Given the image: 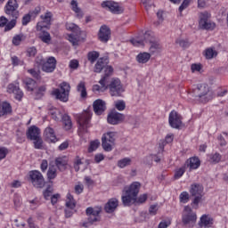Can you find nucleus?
Segmentation results:
<instances>
[{
  "label": "nucleus",
  "mask_w": 228,
  "mask_h": 228,
  "mask_svg": "<svg viewBox=\"0 0 228 228\" xmlns=\"http://www.w3.org/2000/svg\"><path fill=\"white\" fill-rule=\"evenodd\" d=\"M109 90V94L111 97H122L124 94V86L118 78H112L109 83H104L103 85H94L93 92L94 94L104 93Z\"/></svg>",
  "instance_id": "1"
},
{
  "label": "nucleus",
  "mask_w": 228,
  "mask_h": 228,
  "mask_svg": "<svg viewBox=\"0 0 228 228\" xmlns=\"http://www.w3.org/2000/svg\"><path fill=\"white\" fill-rule=\"evenodd\" d=\"M142 183L139 182H134L129 186L125 187L121 196L123 206L129 208L138 203V193H140Z\"/></svg>",
  "instance_id": "2"
},
{
  "label": "nucleus",
  "mask_w": 228,
  "mask_h": 228,
  "mask_svg": "<svg viewBox=\"0 0 228 228\" xmlns=\"http://www.w3.org/2000/svg\"><path fill=\"white\" fill-rule=\"evenodd\" d=\"M70 84L68 82H61L59 85V88H55L52 92V95L55 97L61 102H69V97L70 95Z\"/></svg>",
  "instance_id": "3"
},
{
  "label": "nucleus",
  "mask_w": 228,
  "mask_h": 228,
  "mask_svg": "<svg viewBox=\"0 0 228 228\" xmlns=\"http://www.w3.org/2000/svg\"><path fill=\"white\" fill-rule=\"evenodd\" d=\"M190 193L191 197H194L191 202V206L194 209H199V204L202 202V197H204V187L200 183H193L191 185Z\"/></svg>",
  "instance_id": "4"
},
{
  "label": "nucleus",
  "mask_w": 228,
  "mask_h": 228,
  "mask_svg": "<svg viewBox=\"0 0 228 228\" xmlns=\"http://www.w3.org/2000/svg\"><path fill=\"white\" fill-rule=\"evenodd\" d=\"M117 140L116 132H107L102 134V147L105 152H111L113 147H115V142Z\"/></svg>",
  "instance_id": "5"
},
{
  "label": "nucleus",
  "mask_w": 228,
  "mask_h": 228,
  "mask_svg": "<svg viewBox=\"0 0 228 228\" xmlns=\"http://www.w3.org/2000/svg\"><path fill=\"white\" fill-rule=\"evenodd\" d=\"M28 181L34 188L42 190L45 186V178L38 170H31L28 172Z\"/></svg>",
  "instance_id": "6"
},
{
  "label": "nucleus",
  "mask_w": 228,
  "mask_h": 228,
  "mask_svg": "<svg viewBox=\"0 0 228 228\" xmlns=\"http://www.w3.org/2000/svg\"><path fill=\"white\" fill-rule=\"evenodd\" d=\"M4 10L9 19H19L20 15L19 12V2L17 0H8Z\"/></svg>",
  "instance_id": "7"
},
{
  "label": "nucleus",
  "mask_w": 228,
  "mask_h": 228,
  "mask_svg": "<svg viewBox=\"0 0 228 228\" xmlns=\"http://www.w3.org/2000/svg\"><path fill=\"white\" fill-rule=\"evenodd\" d=\"M199 26L200 29H206L207 31H213L216 28V24L211 21V14L208 12H200L199 15Z\"/></svg>",
  "instance_id": "8"
},
{
  "label": "nucleus",
  "mask_w": 228,
  "mask_h": 228,
  "mask_svg": "<svg viewBox=\"0 0 228 228\" xmlns=\"http://www.w3.org/2000/svg\"><path fill=\"white\" fill-rule=\"evenodd\" d=\"M92 118V116L88 112H85L84 114H80L77 117V124L79 125L78 127V134L81 136V134L87 133L88 127H90V120Z\"/></svg>",
  "instance_id": "9"
},
{
  "label": "nucleus",
  "mask_w": 228,
  "mask_h": 228,
  "mask_svg": "<svg viewBox=\"0 0 228 228\" xmlns=\"http://www.w3.org/2000/svg\"><path fill=\"white\" fill-rule=\"evenodd\" d=\"M45 28H47V29H49L48 26L44 25L43 22H38L37 24V31H38V38L41 39V41H43L44 44H51V41L53 40V38L51 37V34L47 31H45Z\"/></svg>",
  "instance_id": "10"
},
{
  "label": "nucleus",
  "mask_w": 228,
  "mask_h": 228,
  "mask_svg": "<svg viewBox=\"0 0 228 228\" xmlns=\"http://www.w3.org/2000/svg\"><path fill=\"white\" fill-rule=\"evenodd\" d=\"M101 208H94L92 207H88L86 209V215L90 224H95V222H101Z\"/></svg>",
  "instance_id": "11"
},
{
  "label": "nucleus",
  "mask_w": 228,
  "mask_h": 228,
  "mask_svg": "<svg viewBox=\"0 0 228 228\" xmlns=\"http://www.w3.org/2000/svg\"><path fill=\"white\" fill-rule=\"evenodd\" d=\"M126 120V116L118 111H110L107 117L108 124L111 126H118V124H122Z\"/></svg>",
  "instance_id": "12"
},
{
  "label": "nucleus",
  "mask_w": 228,
  "mask_h": 228,
  "mask_svg": "<svg viewBox=\"0 0 228 228\" xmlns=\"http://www.w3.org/2000/svg\"><path fill=\"white\" fill-rule=\"evenodd\" d=\"M111 39V28L107 25H102L98 31V40L102 42V44H108Z\"/></svg>",
  "instance_id": "13"
},
{
  "label": "nucleus",
  "mask_w": 228,
  "mask_h": 228,
  "mask_svg": "<svg viewBox=\"0 0 228 228\" xmlns=\"http://www.w3.org/2000/svg\"><path fill=\"white\" fill-rule=\"evenodd\" d=\"M169 126L174 129H180L183 126V117L175 110H172L169 114Z\"/></svg>",
  "instance_id": "14"
},
{
  "label": "nucleus",
  "mask_w": 228,
  "mask_h": 228,
  "mask_svg": "<svg viewBox=\"0 0 228 228\" xmlns=\"http://www.w3.org/2000/svg\"><path fill=\"white\" fill-rule=\"evenodd\" d=\"M102 8H104L105 10L111 12V13L118 14L122 12V9L120 8V5H118V3H116L114 1L102 2Z\"/></svg>",
  "instance_id": "15"
},
{
  "label": "nucleus",
  "mask_w": 228,
  "mask_h": 228,
  "mask_svg": "<svg viewBox=\"0 0 228 228\" xmlns=\"http://www.w3.org/2000/svg\"><path fill=\"white\" fill-rule=\"evenodd\" d=\"M56 58L54 57H48L43 64L41 68L43 72H46L47 74H51L53 70H56Z\"/></svg>",
  "instance_id": "16"
},
{
  "label": "nucleus",
  "mask_w": 228,
  "mask_h": 228,
  "mask_svg": "<svg viewBox=\"0 0 228 228\" xmlns=\"http://www.w3.org/2000/svg\"><path fill=\"white\" fill-rule=\"evenodd\" d=\"M182 222L187 227H195V224H197V213L183 214Z\"/></svg>",
  "instance_id": "17"
},
{
  "label": "nucleus",
  "mask_w": 228,
  "mask_h": 228,
  "mask_svg": "<svg viewBox=\"0 0 228 228\" xmlns=\"http://www.w3.org/2000/svg\"><path fill=\"white\" fill-rule=\"evenodd\" d=\"M215 224V219L211 217L209 215H203L200 218V221L198 223V225L200 228H210L213 227V224Z\"/></svg>",
  "instance_id": "18"
},
{
  "label": "nucleus",
  "mask_w": 228,
  "mask_h": 228,
  "mask_svg": "<svg viewBox=\"0 0 228 228\" xmlns=\"http://www.w3.org/2000/svg\"><path fill=\"white\" fill-rule=\"evenodd\" d=\"M7 92L9 94H14L16 101H22V97H24V92L20 90V87H19V86L14 84L8 85Z\"/></svg>",
  "instance_id": "19"
},
{
  "label": "nucleus",
  "mask_w": 228,
  "mask_h": 228,
  "mask_svg": "<svg viewBox=\"0 0 228 228\" xmlns=\"http://www.w3.org/2000/svg\"><path fill=\"white\" fill-rule=\"evenodd\" d=\"M44 136L45 142L48 143H56L58 142V137H56V134L54 133V129L48 126L44 131Z\"/></svg>",
  "instance_id": "20"
},
{
  "label": "nucleus",
  "mask_w": 228,
  "mask_h": 228,
  "mask_svg": "<svg viewBox=\"0 0 228 228\" xmlns=\"http://www.w3.org/2000/svg\"><path fill=\"white\" fill-rule=\"evenodd\" d=\"M93 108L95 115H102L106 111V102L101 99L95 100L93 103Z\"/></svg>",
  "instance_id": "21"
},
{
  "label": "nucleus",
  "mask_w": 228,
  "mask_h": 228,
  "mask_svg": "<svg viewBox=\"0 0 228 228\" xmlns=\"http://www.w3.org/2000/svg\"><path fill=\"white\" fill-rule=\"evenodd\" d=\"M108 63H110V60H108V58L101 57L100 59H98L94 65V72L96 74H101V72H102V70L106 69Z\"/></svg>",
  "instance_id": "22"
},
{
  "label": "nucleus",
  "mask_w": 228,
  "mask_h": 228,
  "mask_svg": "<svg viewBox=\"0 0 228 228\" xmlns=\"http://www.w3.org/2000/svg\"><path fill=\"white\" fill-rule=\"evenodd\" d=\"M208 87L206 86L200 85L197 87L192 89V97H195L197 99H200L204 97V95H208Z\"/></svg>",
  "instance_id": "23"
},
{
  "label": "nucleus",
  "mask_w": 228,
  "mask_h": 228,
  "mask_svg": "<svg viewBox=\"0 0 228 228\" xmlns=\"http://www.w3.org/2000/svg\"><path fill=\"white\" fill-rule=\"evenodd\" d=\"M117 208H118V200L112 198L104 206L105 213H115Z\"/></svg>",
  "instance_id": "24"
},
{
  "label": "nucleus",
  "mask_w": 228,
  "mask_h": 228,
  "mask_svg": "<svg viewBox=\"0 0 228 228\" xmlns=\"http://www.w3.org/2000/svg\"><path fill=\"white\" fill-rule=\"evenodd\" d=\"M28 140H37L40 137V128L37 126H31L26 133Z\"/></svg>",
  "instance_id": "25"
},
{
  "label": "nucleus",
  "mask_w": 228,
  "mask_h": 228,
  "mask_svg": "<svg viewBox=\"0 0 228 228\" xmlns=\"http://www.w3.org/2000/svg\"><path fill=\"white\" fill-rule=\"evenodd\" d=\"M23 86L27 92H35V88H37V84L33 78L27 77L23 79Z\"/></svg>",
  "instance_id": "26"
},
{
  "label": "nucleus",
  "mask_w": 228,
  "mask_h": 228,
  "mask_svg": "<svg viewBox=\"0 0 228 228\" xmlns=\"http://www.w3.org/2000/svg\"><path fill=\"white\" fill-rule=\"evenodd\" d=\"M111 74H113V67L111 66L105 67L104 75L100 79L99 84L104 85V83H110V77H111Z\"/></svg>",
  "instance_id": "27"
},
{
  "label": "nucleus",
  "mask_w": 228,
  "mask_h": 228,
  "mask_svg": "<svg viewBox=\"0 0 228 228\" xmlns=\"http://www.w3.org/2000/svg\"><path fill=\"white\" fill-rule=\"evenodd\" d=\"M185 164L189 167L190 170H197L200 167V159L197 157H192L187 159Z\"/></svg>",
  "instance_id": "28"
},
{
  "label": "nucleus",
  "mask_w": 228,
  "mask_h": 228,
  "mask_svg": "<svg viewBox=\"0 0 228 228\" xmlns=\"http://www.w3.org/2000/svg\"><path fill=\"white\" fill-rule=\"evenodd\" d=\"M77 92L80 94L82 99H86L88 97V93L86 92V84L85 81H81L77 86Z\"/></svg>",
  "instance_id": "29"
},
{
  "label": "nucleus",
  "mask_w": 228,
  "mask_h": 228,
  "mask_svg": "<svg viewBox=\"0 0 228 228\" xmlns=\"http://www.w3.org/2000/svg\"><path fill=\"white\" fill-rule=\"evenodd\" d=\"M8 113H12V105L8 102H3L0 110V117H4V115H8Z\"/></svg>",
  "instance_id": "30"
},
{
  "label": "nucleus",
  "mask_w": 228,
  "mask_h": 228,
  "mask_svg": "<svg viewBox=\"0 0 228 228\" xmlns=\"http://www.w3.org/2000/svg\"><path fill=\"white\" fill-rule=\"evenodd\" d=\"M76 204L77 202L74 196L70 194V192H68L66 196V208H69V209H75Z\"/></svg>",
  "instance_id": "31"
},
{
  "label": "nucleus",
  "mask_w": 228,
  "mask_h": 228,
  "mask_svg": "<svg viewBox=\"0 0 228 228\" xmlns=\"http://www.w3.org/2000/svg\"><path fill=\"white\" fill-rule=\"evenodd\" d=\"M99 56H101V53L97 51H91L87 53V61L91 63V65H94L99 60Z\"/></svg>",
  "instance_id": "32"
},
{
  "label": "nucleus",
  "mask_w": 228,
  "mask_h": 228,
  "mask_svg": "<svg viewBox=\"0 0 228 228\" xmlns=\"http://www.w3.org/2000/svg\"><path fill=\"white\" fill-rule=\"evenodd\" d=\"M152 161H155V163H159V161H161V159L158 157V155H152V154L146 157L145 165L148 168H151L152 167Z\"/></svg>",
  "instance_id": "33"
},
{
  "label": "nucleus",
  "mask_w": 228,
  "mask_h": 228,
  "mask_svg": "<svg viewBox=\"0 0 228 228\" xmlns=\"http://www.w3.org/2000/svg\"><path fill=\"white\" fill-rule=\"evenodd\" d=\"M47 179L48 181H53V179H56L58 175V172L55 166H50L47 171Z\"/></svg>",
  "instance_id": "34"
},
{
  "label": "nucleus",
  "mask_w": 228,
  "mask_h": 228,
  "mask_svg": "<svg viewBox=\"0 0 228 228\" xmlns=\"http://www.w3.org/2000/svg\"><path fill=\"white\" fill-rule=\"evenodd\" d=\"M151 46H150V53L151 54H154L156 51L161 49V45L159 44V38L157 37V39H154L153 41H151Z\"/></svg>",
  "instance_id": "35"
},
{
  "label": "nucleus",
  "mask_w": 228,
  "mask_h": 228,
  "mask_svg": "<svg viewBox=\"0 0 228 228\" xmlns=\"http://www.w3.org/2000/svg\"><path fill=\"white\" fill-rule=\"evenodd\" d=\"M45 90H47L45 86H41L39 87H36L32 92H34L36 99H42V96L45 94Z\"/></svg>",
  "instance_id": "36"
},
{
  "label": "nucleus",
  "mask_w": 228,
  "mask_h": 228,
  "mask_svg": "<svg viewBox=\"0 0 228 228\" xmlns=\"http://www.w3.org/2000/svg\"><path fill=\"white\" fill-rule=\"evenodd\" d=\"M71 10H73V12L76 13V15L78 19H82L83 12L81 11L80 8H78L77 1H76V0L71 1Z\"/></svg>",
  "instance_id": "37"
},
{
  "label": "nucleus",
  "mask_w": 228,
  "mask_h": 228,
  "mask_svg": "<svg viewBox=\"0 0 228 228\" xmlns=\"http://www.w3.org/2000/svg\"><path fill=\"white\" fill-rule=\"evenodd\" d=\"M62 122L64 124V129H66V131H70V129H72V119H70V116L65 114L62 117Z\"/></svg>",
  "instance_id": "38"
},
{
  "label": "nucleus",
  "mask_w": 228,
  "mask_h": 228,
  "mask_svg": "<svg viewBox=\"0 0 228 228\" xmlns=\"http://www.w3.org/2000/svg\"><path fill=\"white\" fill-rule=\"evenodd\" d=\"M41 19L43 21H41L44 24H46L47 26H51V20H53V12H46L45 15H41Z\"/></svg>",
  "instance_id": "39"
},
{
  "label": "nucleus",
  "mask_w": 228,
  "mask_h": 228,
  "mask_svg": "<svg viewBox=\"0 0 228 228\" xmlns=\"http://www.w3.org/2000/svg\"><path fill=\"white\" fill-rule=\"evenodd\" d=\"M66 29L68 31H71L72 33H76L77 35H80L81 29L75 23H66Z\"/></svg>",
  "instance_id": "40"
},
{
  "label": "nucleus",
  "mask_w": 228,
  "mask_h": 228,
  "mask_svg": "<svg viewBox=\"0 0 228 228\" xmlns=\"http://www.w3.org/2000/svg\"><path fill=\"white\" fill-rule=\"evenodd\" d=\"M55 165L59 170H65V168H67V160H65L63 158H57L55 159Z\"/></svg>",
  "instance_id": "41"
},
{
  "label": "nucleus",
  "mask_w": 228,
  "mask_h": 228,
  "mask_svg": "<svg viewBox=\"0 0 228 228\" xmlns=\"http://www.w3.org/2000/svg\"><path fill=\"white\" fill-rule=\"evenodd\" d=\"M143 37H144V40L146 42H150V43L158 39V37H156V34H154V31H152V30L145 31Z\"/></svg>",
  "instance_id": "42"
},
{
  "label": "nucleus",
  "mask_w": 228,
  "mask_h": 228,
  "mask_svg": "<svg viewBox=\"0 0 228 228\" xmlns=\"http://www.w3.org/2000/svg\"><path fill=\"white\" fill-rule=\"evenodd\" d=\"M131 163H132V160L130 158H124L118 161V168H126V167H129Z\"/></svg>",
  "instance_id": "43"
},
{
  "label": "nucleus",
  "mask_w": 228,
  "mask_h": 228,
  "mask_svg": "<svg viewBox=\"0 0 228 228\" xmlns=\"http://www.w3.org/2000/svg\"><path fill=\"white\" fill-rule=\"evenodd\" d=\"M79 34L72 33L68 35V40L72 45H77L79 44Z\"/></svg>",
  "instance_id": "44"
},
{
  "label": "nucleus",
  "mask_w": 228,
  "mask_h": 228,
  "mask_svg": "<svg viewBox=\"0 0 228 228\" xmlns=\"http://www.w3.org/2000/svg\"><path fill=\"white\" fill-rule=\"evenodd\" d=\"M99 145H101V142L99 140L91 141L88 147V152H94L99 149Z\"/></svg>",
  "instance_id": "45"
},
{
  "label": "nucleus",
  "mask_w": 228,
  "mask_h": 228,
  "mask_svg": "<svg viewBox=\"0 0 228 228\" xmlns=\"http://www.w3.org/2000/svg\"><path fill=\"white\" fill-rule=\"evenodd\" d=\"M10 22L7 21V24L4 27V31H12L15 26H17V19L19 18H10Z\"/></svg>",
  "instance_id": "46"
},
{
  "label": "nucleus",
  "mask_w": 228,
  "mask_h": 228,
  "mask_svg": "<svg viewBox=\"0 0 228 228\" xmlns=\"http://www.w3.org/2000/svg\"><path fill=\"white\" fill-rule=\"evenodd\" d=\"M216 54V51L213 50L212 48H208L205 50L204 56L207 58V60H213Z\"/></svg>",
  "instance_id": "47"
},
{
  "label": "nucleus",
  "mask_w": 228,
  "mask_h": 228,
  "mask_svg": "<svg viewBox=\"0 0 228 228\" xmlns=\"http://www.w3.org/2000/svg\"><path fill=\"white\" fill-rule=\"evenodd\" d=\"M34 142V148L41 151L44 149V141L42 140V137H37V139H32Z\"/></svg>",
  "instance_id": "48"
},
{
  "label": "nucleus",
  "mask_w": 228,
  "mask_h": 228,
  "mask_svg": "<svg viewBox=\"0 0 228 228\" xmlns=\"http://www.w3.org/2000/svg\"><path fill=\"white\" fill-rule=\"evenodd\" d=\"M28 73L30 74V76H32V77H34V79H41V72L39 69H28Z\"/></svg>",
  "instance_id": "49"
},
{
  "label": "nucleus",
  "mask_w": 228,
  "mask_h": 228,
  "mask_svg": "<svg viewBox=\"0 0 228 228\" xmlns=\"http://www.w3.org/2000/svg\"><path fill=\"white\" fill-rule=\"evenodd\" d=\"M37 47L32 46V47H28L26 51V56H28V58H35V56H37Z\"/></svg>",
  "instance_id": "50"
},
{
  "label": "nucleus",
  "mask_w": 228,
  "mask_h": 228,
  "mask_svg": "<svg viewBox=\"0 0 228 228\" xmlns=\"http://www.w3.org/2000/svg\"><path fill=\"white\" fill-rule=\"evenodd\" d=\"M24 40V35L19 34L12 37V44L13 45H20V42Z\"/></svg>",
  "instance_id": "51"
},
{
  "label": "nucleus",
  "mask_w": 228,
  "mask_h": 228,
  "mask_svg": "<svg viewBox=\"0 0 228 228\" xmlns=\"http://www.w3.org/2000/svg\"><path fill=\"white\" fill-rule=\"evenodd\" d=\"M180 202H182L183 204H186L189 200H190V193H188V191H183L180 196Z\"/></svg>",
  "instance_id": "52"
},
{
  "label": "nucleus",
  "mask_w": 228,
  "mask_h": 228,
  "mask_svg": "<svg viewBox=\"0 0 228 228\" xmlns=\"http://www.w3.org/2000/svg\"><path fill=\"white\" fill-rule=\"evenodd\" d=\"M184 172H186V167H182L179 169H177L175 172V179H181V177H183V175H184Z\"/></svg>",
  "instance_id": "53"
},
{
  "label": "nucleus",
  "mask_w": 228,
  "mask_h": 228,
  "mask_svg": "<svg viewBox=\"0 0 228 228\" xmlns=\"http://www.w3.org/2000/svg\"><path fill=\"white\" fill-rule=\"evenodd\" d=\"M45 59H44V56L42 55H37L35 59V64L37 65V67H41V69L45 63Z\"/></svg>",
  "instance_id": "54"
},
{
  "label": "nucleus",
  "mask_w": 228,
  "mask_h": 228,
  "mask_svg": "<svg viewBox=\"0 0 228 228\" xmlns=\"http://www.w3.org/2000/svg\"><path fill=\"white\" fill-rule=\"evenodd\" d=\"M11 61L13 67H19V65L20 66L24 65V61H20L17 56H12L11 58Z\"/></svg>",
  "instance_id": "55"
},
{
  "label": "nucleus",
  "mask_w": 228,
  "mask_h": 228,
  "mask_svg": "<svg viewBox=\"0 0 228 228\" xmlns=\"http://www.w3.org/2000/svg\"><path fill=\"white\" fill-rule=\"evenodd\" d=\"M115 108L118 111H124L126 110V102L125 101H118V102H116Z\"/></svg>",
  "instance_id": "56"
},
{
  "label": "nucleus",
  "mask_w": 228,
  "mask_h": 228,
  "mask_svg": "<svg viewBox=\"0 0 228 228\" xmlns=\"http://www.w3.org/2000/svg\"><path fill=\"white\" fill-rule=\"evenodd\" d=\"M83 191H85V185H83V183H78L77 185H75L76 195H81Z\"/></svg>",
  "instance_id": "57"
},
{
  "label": "nucleus",
  "mask_w": 228,
  "mask_h": 228,
  "mask_svg": "<svg viewBox=\"0 0 228 228\" xmlns=\"http://www.w3.org/2000/svg\"><path fill=\"white\" fill-rule=\"evenodd\" d=\"M43 195H44V199L45 200H49V199H51L53 197V191H51V187L46 188L43 191Z\"/></svg>",
  "instance_id": "58"
},
{
  "label": "nucleus",
  "mask_w": 228,
  "mask_h": 228,
  "mask_svg": "<svg viewBox=\"0 0 228 228\" xmlns=\"http://www.w3.org/2000/svg\"><path fill=\"white\" fill-rule=\"evenodd\" d=\"M220 159H222V155H220V153H215L210 156L211 163H220Z\"/></svg>",
  "instance_id": "59"
},
{
  "label": "nucleus",
  "mask_w": 228,
  "mask_h": 228,
  "mask_svg": "<svg viewBox=\"0 0 228 228\" xmlns=\"http://www.w3.org/2000/svg\"><path fill=\"white\" fill-rule=\"evenodd\" d=\"M6 156H8V148L0 147V161H3Z\"/></svg>",
  "instance_id": "60"
},
{
  "label": "nucleus",
  "mask_w": 228,
  "mask_h": 228,
  "mask_svg": "<svg viewBox=\"0 0 228 228\" xmlns=\"http://www.w3.org/2000/svg\"><path fill=\"white\" fill-rule=\"evenodd\" d=\"M176 44H178L180 47H183V49H186V47H190V42L184 39H177Z\"/></svg>",
  "instance_id": "61"
},
{
  "label": "nucleus",
  "mask_w": 228,
  "mask_h": 228,
  "mask_svg": "<svg viewBox=\"0 0 228 228\" xmlns=\"http://www.w3.org/2000/svg\"><path fill=\"white\" fill-rule=\"evenodd\" d=\"M190 3H191V0H183L182 4L179 7L180 13L183 12V10H186L188 6H190Z\"/></svg>",
  "instance_id": "62"
},
{
  "label": "nucleus",
  "mask_w": 228,
  "mask_h": 228,
  "mask_svg": "<svg viewBox=\"0 0 228 228\" xmlns=\"http://www.w3.org/2000/svg\"><path fill=\"white\" fill-rule=\"evenodd\" d=\"M149 214L152 216H156L158 214V204L151 205L149 208Z\"/></svg>",
  "instance_id": "63"
},
{
  "label": "nucleus",
  "mask_w": 228,
  "mask_h": 228,
  "mask_svg": "<svg viewBox=\"0 0 228 228\" xmlns=\"http://www.w3.org/2000/svg\"><path fill=\"white\" fill-rule=\"evenodd\" d=\"M27 224L28 225V228H40L37 224H35L33 217H28L27 220Z\"/></svg>",
  "instance_id": "64"
}]
</instances>
